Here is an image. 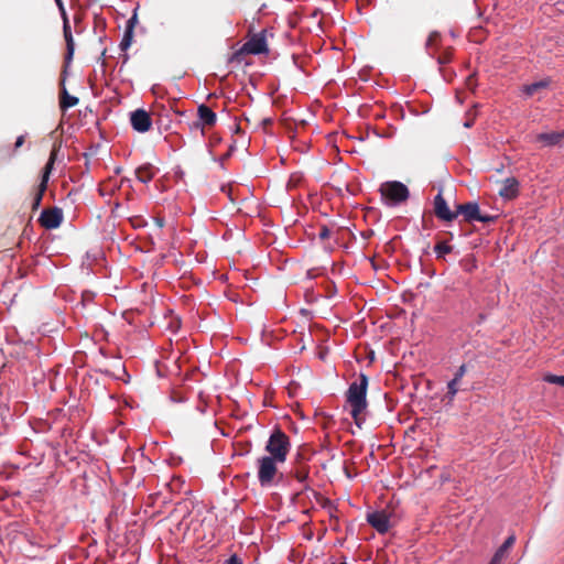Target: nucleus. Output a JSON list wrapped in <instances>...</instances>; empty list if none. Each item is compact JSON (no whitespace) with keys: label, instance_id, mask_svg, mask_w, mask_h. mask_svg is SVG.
<instances>
[{"label":"nucleus","instance_id":"1","mask_svg":"<svg viewBox=\"0 0 564 564\" xmlns=\"http://www.w3.org/2000/svg\"><path fill=\"white\" fill-rule=\"evenodd\" d=\"M368 377L359 373L349 384L346 391V403L349 406V413L355 423L360 427L365 421V412L368 408L367 401Z\"/></svg>","mask_w":564,"mask_h":564},{"label":"nucleus","instance_id":"2","mask_svg":"<svg viewBox=\"0 0 564 564\" xmlns=\"http://www.w3.org/2000/svg\"><path fill=\"white\" fill-rule=\"evenodd\" d=\"M291 444L289 436L281 430H274L267 444L265 451L269 453V457L285 463L288 454L290 452Z\"/></svg>","mask_w":564,"mask_h":564},{"label":"nucleus","instance_id":"3","mask_svg":"<svg viewBox=\"0 0 564 564\" xmlns=\"http://www.w3.org/2000/svg\"><path fill=\"white\" fill-rule=\"evenodd\" d=\"M283 462L275 460L269 456H261L257 459V477L261 487H272L279 475L278 466Z\"/></svg>","mask_w":564,"mask_h":564},{"label":"nucleus","instance_id":"4","mask_svg":"<svg viewBox=\"0 0 564 564\" xmlns=\"http://www.w3.org/2000/svg\"><path fill=\"white\" fill-rule=\"evenodd\" d=\"M380 194L386 205L397 206L408 199L409 189L403 183L392 181L381 184Z\"/></svg>","mask_w":564,"mask_h":564},{"label":"nucleus","instance_id":"5","mask_svg":"<svg viewBox=\"0 0 564 564\" xmlns=\"http://www.w3.org/2000/svg\"><path fill=\"white\" fill-rule=\"evenodd\" d=\"M58 11H59L61 18L63 20V34H64V39L66 42L65 59H66V62H70L73 58V55H74V51H75V43H74L73 34L70 31L69 20H68L66 9H62Z\"/></svg>","mask_w":564,"mask_h":564},{"label":"nucleus","instance_id":"6","mask_svg":"<svg viewBox=\"0 0 564 564\" xmlns=\"http://www.w3.org/2000/svg\"><path fill=\"white\" fill-rule=\"evenodd\" d=\"M130 122L132 128L140 133L149 131L152 126L150 115L143 109H137L131 112Z\"/></svg>","mask_w":564,"mask_h":564},{"label":"nucleus","instance_id":"7","mask_svg":"<svg viewBox=\"0 0 564 564\" xmlns=\"http://www.w3.org/2000/svg\"><path fill=\"white\" fill-rule=\"evenodd\" d=\"M368 523L379 533H386L390 529V517L386 511H373L367 514Z\"/></svg>","mask_w":564,"mask_h":564},{"label":"nucleus","instance_id":"8","mask_svg":"<svg viewBox=\"0 0 564 564\" xmlns=\"http://www.w3.org/2000/svg\"><path fill=\"white\" fill-rule=\"evenodd\" d=\"M63 220V214L59 208H51L44 209L41 215L39 221L46 229L57 228Z\"/></svg>","mask_w":564,"mask_h":564},{"label":"nucleus","instance_id":"9","mask_svg":"<svg viewBox=\"0 0 564 564\" xmlns=\"http://www.w3.org/2000/svg\"><path fill=\"white\" fill-rule=\"evenodd\" d=\"M242 50L254 55L265 53L268 47L264 34L258 33L251 36L250 40L245 43Z\"/></svg>","mask_w":564,"mask_h":564},{"label":"nucleus","instance_id":"10","mask_svg":"<svg viewBox=\"0 0 564 564\" xmlns=\"http://www.w3.org/2000/svg\"><path fill=\"white\" fill-rule=\"evenodd\" d=\"M434 212L437 218L445 221H452L457 217V213L451 212L448 208L441 192L434 198Z\"/></svg>","mask_w":564,"mask_h":564},{"label":"nucleus","instance_id":"11","mask_svg":"<svg viewBox=\"0 0 564 564\" xmlns=\"http://www.w3.org/2000/svg\"><path fill=\"white\" fill-rule=\"evenodd\" d=\"M55 159H56V150L54 149L51 152L50 159H48L47 163L44 166L43 174H42V181H41V184H40V191H39V193L36 194L35 198H34V206H39V204H40V202L42 199L43 192L46 189V184H47V181L50 178V174H51V172L53 170V166H54V163H55Z\"/></svg>","mask_w":564,"mask_h":564},{"label":"nucleus","instance_id":"12","mask_svg":"<svg viewBox=\"0 0 564 564\" xmlns=\"http://www.w3.org/2000/svg\"><path fill=\"white\" fill-rule=\"evenodd\" d=\"M519 194V182L514 177H508L502 182L501 188L499 189V195L506 199L510 200L518 196Z\"/></svg>","mask_w":564,"mask_h":564},{"label":"nucleus","instance_id":"13","mask_svg":"<svg viewBox=\"0 0 564 564\" xmlns=\"http://www.w3.org/2000/svg\"><path fill=\"white\" fill-rule=\"evenodd\" d=\"M456 213L462 214L466 221H477L480 210L477 203H466L458 205Z\"/></svg>","mask_w":564,"mask_h":564},{"label":"nucleus","instance_id":"14","mask_svg":"<svg viewBox=\"0 0 564 564\" xmlns=\"http://www.w3.org/2000/svg\"><path fill=\"white\" fill-rule=\"evenodd\" d=\"M563 138V131H552L538 134L536 141L542 143L543 147H553L558 144Z\"/></svg>","mask_w":564,"mask_h":564},{"label":"nucleus","instance_id":"15","mask_svg":"<svg viewBox=\"0 0 564 564\" xmlns=\"http://www.w3.org/2000/svg\"><path fill=\"white\" fill-rule=\"evenodd\" d=\"M200 122L205 126H214L217 120L216 113L206 105H200L197 109Z\"/></svg>","mask_w":564,"mask_h":564},{"label":"nucleus","instance_id":"16","mask_svg":"<svg viewBox=\"0 0 564 564\" xmlns=\"http://www.w3.org/2000/svg\"><path fill=\"white\" fill-rule=\"evenodd\" d=\"M156 171L158 170L153 165L144 164L135 170V175L140 182L147 184L152 181L156 174Z\"/></svg>","mask_w":564,"mask_h":564},{"label":"nucleus","instance_id":"17","mask_svg":"<svg viewBox=\"0 0 564 564\" xmlns=\"http://www.w3.org/2000/svg\"><path fill=\"white\" fill-rule=\"evenodd\" d=\"M438 42H440V33L434 31L432 32L425 43L426 51L431 57H434L436 54V51L438 48Z\"/></svg>","mask_w":564,"mask_h":564},{"label":"nucleus","instance_id":"18","mask_svg":"<svg viewBox=\"0 0 564 564\" xmlns=\"http://www.w3.org/2000/svg\"><path fill=\"white\" fill-rule=\"evenodd\" d=\"M550 82L547 79H542L530 85L524 86L523 93L531 97L539 93L541 89H545L549 86Z\"/></svg>","mask_w":564,"mask_h":564},{"label":"nucleus","instance_id":"19","mask_svg":"<svg viewBox=\"0 0 564 564\" xmlns=\"http://www.w3.org/2000/svg\"><path fill=\"white\" fill-rule=\"evenodd\" d=\"M78 98L75 96L69 95L65 88H63V95L61 98V107L63 109H68L78 104Z\"/></svg>","mask_w":564,"mask_h":564},{"label":"nucleus","instance_id":"20","mask_svg":"<svg viewBox=\"0 0 564 564\" xmlns=\"http://www.w3.org/2000/svg\"><path fill=\"white\" fill-rule=\"evenodd\" d=\"M453 247L444 241H441L435 245L434 252L437 258H443L445 254L452 252Z\"/></svg>","mask_w":564,"mask_h":564},{"label":"nucleus","instance_id":"21","mask_svg":"<svg viewBox=\"0 0 564 564\" xmlns=\"http://www.w3.org/2000/svg\"><path fill=\"white\" fill-rule=\"evenodd\" d=\"M458 384H459V381H457L454 378L447 383L446 398L448 399V401H453L454 400L455 395L458 392Z\"/></svg>","mask_w":564,"mask_h":564},{"label":"nucleus","instance_id":"22","mask_svg":"<svg viewBox=\"0 0 564 564\" xmlns=\"http://www.w3.org/2000/svg\"><path fill=\"white\" fill-rule=\"evenodd\" d=\"M132 37H133V31L124 30L123 37L119 44L121 51H127L131 46Z\"/></svg>","mask_w":564,"mask_h":564},{"label":"nucleus","instance_id":"23","mask_svg":"<svg viewBox=\"0 0 564 564\" xmlns=\"http://www.w3.org/2000/svg\"><path fill=\"white\" fill-rule=\"evenodd\" d=\"M544 381L564 387V376H556V375L549 373L544 377Z\"/></svg>","mask_w":564,"mask_h":564},{"label":"nucleus","instance_id":"24","mask_svg":"<svg viewBox=\"0 0 564 564\" xmlns=\"http://www.w3.org/2000/svg\"><path fill=\"white\" fill-rule=\"evenodd\" d=\"M508 554L498 549L494 554L489 564H502V562L507 558Z\"/></svg>","mask_w":564,"mask_h":564},{"label":"nucleus","instance_id":"25","mask_svg":"<svg viewBox=\"0 0 564 564\" xmlns=\"http://www.w3.org/2000/svg\"><path fill=\"white\" fill-rule=\"evenodd\" d=\"M514 542H516V536L514 535H510V536H508L506 539V541L502 543V545L499 549L508 554L509 550L512 547Z\"/></svg>","mask_w":564,"mask_h":564},{"label":"nucleus","instance_id":"26","mask_svg":"<svg viewBox=\"0 0 564 564\" xmlns=\"http://www.w3.org/2000/svg\"><path fill=\"white\" fill-rule=\"evenodd\" d=\"M294 478L299 482L304 484L306 481V479L308 478V471L304 468L299 469L294 473Z\"/></svg>","mask_w":564,"mask_h":564},{"label":"nucleus","instance_id":"27","mask_svg":"<svg viewBox=\"0 0 564 564\" xmlns=\"http://www.w3.org/2000/svg\"><path fill=\"white\" fill-rule=\"evenodd\" d=\"M138 22V18H137V12L134 11V13L132 14V17L127 21V25H126V30H131L133 31L135 24Z\"/></svg>","mask_w":564,"mask_h":564},{"label":"nucleus","instance_id":"28","mask_svg":"<svg viewBox=\"0 0 564 564\" xmlns=\"http://www.w3.org/2000/svg\"><path fill=\"white\" fill-rule=\"evenodd\" d=\"M436 61L438 64L448 63L451 61V53L448 51L444 52L443 54H441L436 57Z\"/></svg>","mask_w":564,"mask_h":564},{"label":"nucleus","instance_id":"29","mask_svg":"<svg viewBox=\"0 0 564 564\" xmlns=\"http://www.w3.org/2000/svg\"><path fill=\"white\" fill-rule=\"evenodd\" d=\"M24 142H25V135L24 134L19 135L17 138V140H15V143H14V147H13V151H12V153L10 155H13L14 152L24 144Z\"/></svg>","mask_w":564,"mask_h":564},{"label":"nucleus","instance_id":"30","mask_svg":"<svg viewBox=\"0 0 564 564\" xmlns=\"http://www.w3.org/2000/svg\"><path fill=\"white\" fill-rule=\"evenodd\" d=\"M466 371H467L466 365H462L455 372L454 379H456L457 381H460L462 378L465 376Z\"/></svg>","mask_w":564,"mask_h":564},{"label":"nucleus","instance_id":"31","mask_svg":"<svg viewBox=\"0 0 564 564\" xmlns=\"http://www.w3.org/2000/svg\"><path fill=\"white\" fill-rule=\"evenodd\" d=\"M318 237L321 240H325V239L329 238L330 230L326 226H323L319 230Z\"/></svg>","mask_w":564,"mask_h":564},{"label":"nucleus","instance_id":"32","mask_svg":"<svg viewBox=\"0 0 564 564\" xmlns=\"http://www.w3.org/2000/svg\"><path fill=\"white\" fill-rule=\"evenodd\" d=\"M495 219H496L495 216L479 214V218H477V221H480V223H491Z\"/></svg>","mask_w":564,"mask_h":564},{"label":"nucleus","instance_id":"33","mask_svg":"<svg viewBox=\"0 0 564 564\" xmlns=\"http://www.w3.org/2000/svg\"><path fill=\"white\" fill-rule=\"evenodd\" d=\"M226 564H242V562L238 555L234 554L226 561Z\"/></svg>","mask_w":564,"mask_h":564},{"label":"nucleus","instance_id":"34","mask_svg":"<svg viewBox=\"0 0 564 564\" xmlns=\"http://www.w3.org/2000/svg\"><path fill=\"white\" fill-rule=\"evenodd\" d=\"M154 224L156 225L158 228H163L164 225H165V221H164V218L163 217H154Z\"/></svg>","mask_w":564,"mask_h":564},{"label":"nucleus","instance_id":"35","mask_svg":"<svg viewBox=\"0 0 564 564\" xmlns=\"http://www.w3.org/2000/svg\"><path fill=\"white\" fill-rule=\"evenodd\" d=\"M13 252H12V249H7V250H2V260L4 258H13Z\"/></svg>","mask_w":564,"mask_h":564},{"label":"nucleus","instance_id":"36","mask_svg":"<svg viewBox=\"0 0 564 564\" xmlns=\"http://www.w3.org/2000/svg\"><path fill=\"white\" fill-rule=\"evenodd\" d=\"M58 10L65 9L63 0H54Z\"/></svg>","mask_w":564,"mask_h":564},{"label":"nucleus","instance_id":"37","mask_svg":"<svg viewBox=\"0 0 564 564\" xmlns=\"http://www.w3.org/2000/svg\"><path fill=\"white\" fill-rule=\"evenodd\" d=\"M471 124H473V122H471V121H466L464 126H465L466 128H469V127H471Z\"/></svg>","mask_w":564,"mask_h":564}]
</instances>
